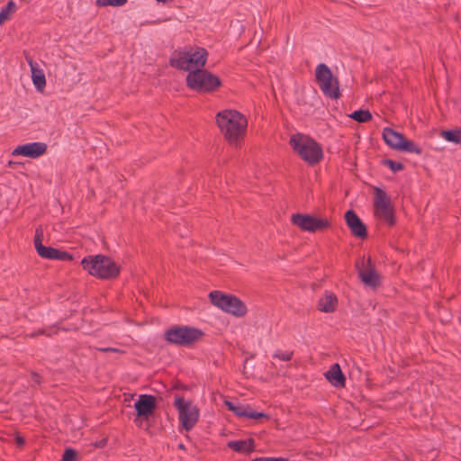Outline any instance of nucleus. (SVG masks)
<instances>
[{
  "label": "nucleus",
  "instance_id": "1",
  "mask_svg": "<svg viewBox=\"0 0 461 461\" xmlns=\"http://www.w3.org/2000/svg\"><path fill=\"white\" fill-rule=\"evenodd\" d=\"M216 122L228 143L239 147L246 135L247 118L236 110H223L217 113Z\"/></svg>",
  "mask_w": 461,
  "mask_h": 461
},
{
  "label": "nucleus",
  "instance_id": "2",
  "mask_svg": "<svg viewBox=\"0 0 461 461\" xmlns=\"http://www.w3.org/2000/svg\"><path fill=\"white\" fill-rule=\"evenodd\" d=\"M81 266L89 275L102 280L116 279L121 273V267L112 258L102 254L85 257Z\"/></svg>",
  "mask_w": 461,
  "mask_h": 461
},
{
  "label": "nucleus",
  "instance_id": "3",
  "mask_svg": "<svg viewBox=\"0 0 461 461\" xmlns=\"http://www.w3.org/2000/svg\"><path fill=\"white\" fill-rule=\"evenodd\" d=\"M289 142L301 158L311 166L318 164L323 158L321 146L309 136L297 133L291 137Z\"/></svg>",
  "mask_w": 461,
  "mask_h": 461
},
{
  "label": "nucleus",
  "instance_id": "4",
  "mask_svg": "<svg viewBox=\"0 0 461 461\" xmlns=\"http://www.w3.org/2000/svg\"><path fill=\"white\" fill-rule=\"evenodd\" d=\"M186 86L198 93H212L221 86V80L212 72L198 68L187 74Z\"/></svg>",
  "mask_w": 461,
  "mask_h": 461
},
{
  "label": "nucleus",
  "instance_id": "5",
  "mask_svg": "<svg viewBox=\"0 0 461 461\" xmlns=\"http://www.w3.org/2000/svg\"><path fill=\"white\" fill-rule=\"evenodd\" d=\"M203 330L191 326H172L164 332V339L169 344L189 347L202 339Z\"/></svg>",
  "mask_w": 461,
  "mask_h": 461
},
{
  "label": "nucleus",
  "instance_id": "6",
  "mask_svg": "<svg viewBox=\"0 0 461 461\" xmlns=\"http://www.w3.org/2000/svg\"><path fill=\"white\" fill-rule=\"evenodd\" d=\"M315 81L325 96L331 100H337L341 96L339 80L333 76L330 68L326 64L317 65Z\"/></svg>",
  "mask_w": 461,
  "mask_h": 461
},
{
  "label": "nucleus",
  "instance_id": "7",
  "mask_svg": "<svg viewBox=\"0 0 461 461\" xmlns=\"http://www.w3.org/2000/svg\"><path fill=\"white\" fill-rule=\"evenodd\" d=\"M174 406L178 411V418L182 427L186 430H191L198 421L199 409L194 405L191 401H185L183 396L176 395Z\"/></svg>",
  "mask_w": 461,
  "mask_h": 461
},
{
  "label": "nucleus",
  "instance_id": "8",
  "mask_svg": "<svg viewBox=\"0 0 461 461\" xmlns=\"http://www.w3.org/2000/svg\"><path fill=\"white\" fill-rule=\"evenodd\" d=\"M291 222L301 230L309 232H322L331 227V222L327 218H320L306 213L293 214Z\"/></svg>",
  "mask_w": 461,
  "mask_h": 461
},
{
  "label": "nucleus",
  "instance_id": "9",
  "mask_svg": "<svg viewBox=\"0 0 461 461\" xmlns=\"http://www.w3.org/2000/svg\"><path fill=\"white\" fill-rule=\"evenodd\" d=\"M374 207L378 218L384 220L390 227L395 225V212L391 198L379 187L375 188Z\"/></svg>",
  "mask_w": 461,
  "mask_h": 461
},
{
  "label": "nucleus",
  "instance_id": "10",
  "mask_svg": "<svg viewBox=\"0 0 461 461\" xmlns=\"http://www.w3.org/2000/svg\"><path fill=\"white\" fill-rule=\"evenodd\" d=\"M136 411L135 423L140 427L142 421H149V418L155 413L157 408L156 397L150 394H141L134 403Z\"/></svg>",
  "mask_w": 461,
  "mask_h": 461
},
{
  "label": "nucleus",
  "instance_id": "11",
  "mask_svg": "<svg viewBox=\"0 0 461 461\" xmlns=\"http://www.w3.org/2000/svg\"><path fill=\"white\" fill-rule=\"evenodd\" d=\"M358 276L361 281L370 287H377L380 285V276L375 270V266L371 258L368 257L366 263L364 258L356 263Z\"/></svg>",
  "mask_w": 461,
  "mask_h": 461
},
{
  "label": "nucleus",
  "instance_id": "12",
  "mask_svg": "<svg viewBox=\"0 0 461 461\" xmlns=\"http://www.w3.org/2000/svg\"><path fill=\"white\" fill-rule=\"evenodd\" d=\"M345 221L351 234L357 239L366 240L368 236L366 225L362 221L354 210H348L345 213Z\"/></svg>",
  "mask_w": 461,
  "mask_h": 461
},
{
  "label": "nucleus",
  "instance_id": "13",
  "mask_svg": "<svg viewBox=\"0 0 461 461\" xmlns=\"http://www.w3.org/2000/svg\"><path fill=\"white\" fill-rule=\"evenodd\" d=\"M47 151V144L43 142H31L24 145L17 146L13 151L12 156H23L27 158H36L45 154Z\"/></svg>",
  "mask_w": 461,
  "mask_h": 461
},
{
  "label": "nucleus",
  "instance_id": "14",
  "mask_svg": "<svg viewBox=\"0 0 461 461\" xmlns=\"http://www.w3.org/2000/svg\"><path fill=\"white\" fill-rule=\"evenodd\" d=\"M222 311L236 317H243L246 315L248 309L246 304L240 298L230 294Z\"/></svg>",
  "mask_w": 461,
  "mask_h": 461
},
{
  "label": "nucleus",
  "instance_id": "15",
  "mask_svg": "<svg viewBox=\"0 0 461 461\" xmlns=\"http://www.w3.org/2000/svg\"><path fill=\"white\" fill-rule=\"evenodd\" d=\"M190 51L175 50L169 59V65L183 71H189Z\"/></svg>",
  "mask_w": 461,
  "mask_h": 461
},
{
  "label": "nucleus",
  "instance_id": "16",
  "mask_svg": "<svg viewBox=\"0 0 461 461\" xmlns=\"http://www.w3.org/2000/svg\"><path fill=\"white\" fill-rule=\"evenodd\" d=\"M35 249L40 257L47 259H54L57 249L52 247H46L42 244V231L36 230L34 236Z\"/></svg>",
  "mask_w": 461,
  "mask_h": 461
},
{
  "label": "nucleus",
  "instance_id": "17",
  "mask_svg": "<svg viewBox=\"0 0 461 461\" xmlns=\"http://www.w3.org/2000/svg\"><path fill=\"white\" fill-rule=\"evenodd\" d=\"M208 52L204 48H197L194 52L190 51V58L188 57L190 62L189 65V72L193 71L192 69L203 68L207 61Z\"/></svg>",
  "mask_w": 461,
  "mask_h": 461
},
{
  "label": "nucleus",
  "instance_id": "18",
  "mask_svg": "<svg viewBox=\"0 0 461 461\" xmlns=\"http://www.w3.org/2000/svg\"><path fill=\"white\" fill-rule=\"evenodd\" d=\"M327 380L336 387H344L346 384V377L341 371L339 364L331 366L330 369L325 373Z\"/></svg>",
  "mask_w": 461,
  "mask_h": 461
},
{
  "label": "nucleus",
  "instance_id": "19",
  "mask_svg": "<svg viewBox=\"0 0 461 461\" xmlns=\"http://www.w3.org/2000/svg\"><path fill=\"white\" fill-rule=\"evenodd\" d=\"M403 134L393 130L392 128H384L383 131V139L384 142L392 149L398 150L402 141L403 140Z\"/></svg>",
  "mask_w": 461,
  "mask_h": 461
},
{
  "label": "nucleus",
  "instance_id": "20",
  "mask_svg": "<svg viewBox=\"0 0 461 461\" xmlns=\"http://www.w3.org/2000/svg\"><path fill=\"white\" fill-rule=\"evenodd\" d=\"M227 447L238 453L247 454L254 450L255 440L252 438L247 439L230 440Z\"/></svg>",
  "mask_w": 461,
  "mask_h": 461
},
{
  "label": "nucleus",
  "instance_id": "21",
  "mask_svg": "<svg viewBox=\"0 0 461 461\" xmlns=\"http://www.w3.org/2000/svg\"><path fill=\"white\" fill-rule=\"evenodd\" d=\"M338 304L337 296L334 294H326L318 302V310L324 312H333Z\"/></svg>",
  "mask_w": 461,
  "mask_h": 461
},
{
  "label": "nucleus",
  "instance_id": "22",
  "mask_svg": "<svg viewBox=\"0 0 461 461\" xmlns=\"http://www.w3.org/2000/svg\"><path fill=\"white\" fill-rule=\"evenodd\" d=\"M27 61L31 67L32 77L35 87L38 90H42L46 86L45 75L41 70H39L35 68L32 59L27 58Z\"/></svg>",
  "mask_w": 461,
  "mask_h": 461
},
{
  "label": "nucleus",
  "instance_id": "23",
  "mask_svg": "<svg viewBox=\"0 0 461 461\" xmlns=\"http://www.w3.org/2000/svg\"><path fill=\"white\" fill-rule=\"evenodd\" d=\"M230 294H223L221 291H212L209 294V298L211 303L220 308L221 310H223L225 303H227V299Z\"/></svg>",
  "mask_w": 461,
  "mask_h": 461
},
{
  "label": "nucleus",
  "instance_id": "24",
  "mask_svg": "<svg viewBox=\"0 0 461 461\" xmlns=\"http://www.w3.org/2000/svg\"><path fill=\"white\" fill-rule=\"evenodd\" d=\"M441 136L449 142L461 145V128L442 131Z\"/></svg>",
  "mask_w": 461,
  "mask_h": 461
},
{
  "label": "nucleus",
  "instance_id": "25",
  "mask_svg": "<svg viewBox=\"0 0 461 461\" xmlns=\"http://www.w3.org/2000/svg\"><path fill=\"white\" fill-rule=\"evenodd\" d=\"M398 150L415 153L418 155L421 154L422 151L418 145H416L412 140H407L405 137L403 138V140L402 141Z\"/></svg>",
  "mask_w": 461,
  "mask_h": 461
},
{
  "label": "nucleus",
  "instance_id": "26",
  "mask_svg": "<svg viewBox=\"0 0 461 461\" xmlns=\"http://www.w3.org/2000/svg\"><path fill=\"white\" fill-rule=\"evenodd\" d=\"M349 117L357 122H367L372 120V113L368 110H357Z\"/></svg>",
  "mask_w": 461,
  "mask_h": 461
},
{
  "label": "nucleus",
  "instance_id": "27",
  "mask_svg": "<svg viewBox=\"0 0 461 461\" xmlns=\"http://www.w3.org/2000/svg\"><path fill=\"white\" fill-rule=\"evenodd\" d=\"M16 9V5L13 0L8 1L6 5L2 8L0 12V24L4 23L9 19L10 14L14 13Z\"/></svg>",
  "mask_w": 461,
  "mask_h": 461
},
{
  "label": "nucleus",
  "instance_id": "28",
  "mask_svg": "<svg viewBox=\"0 0 461 461\" xmlns=\"http://www.w3.org/2000/svg\"><path fill=\"white\" fill-rule=\"evenodd\" d=\"M382 164L387 166L393 172L400 171L404 168L401 162H396L389 158L383 159Z\"/></svg>",
  "mask_w": 461,
  "mask_h": 461
},
{
  "label": "nucleus",
  "instance_id": "29",
  "mask_svg": "<svg viewBox=\"0 0 461 461\" xmlns=\"http://www.w3.org/2000/svg\"><path fill=\"white\" fill-rule=\"evenodd\" d=\"M128 0H96L98 6H122L127 3Z\"/></svg>",
  "mask_w": 461,
  "mask_h": 461
},
{
  "label": "nucleus",
  "instance_id": "30",
  "mask_svg": "<svg viewBox=\"0 0 461 461\" xmlns=\"http://www.w3.org/2000/svg\"><path fill=\"white\" fill-rule=\"evenodd\" d=\"M250 405H235L234 411H232L239 417L248 418Z\"/></svg>",
  "mask_w": 461,
  "mask_h": 461
},
{
  "label": "nucleus",
  "instance_id": "31",
  "mask_svg": "<svg viewBox=\"0 0 461 461\" xmlns=\"http://www.w3.org/2000/svg\"><path fill=\"white\" fill-rule=\"evenodd\" d=\"M77 456V450L68 447L66 448L60 461H75Z\"/></svg>",
  "mask_w": 461,
  "mask_h": 461
},
{
  "label": "nucleus",
  "instance_id": "32",
  "mask_svg": "<svg viewBox=\"0 0 461 461\" xmlns=\"http://www.w3.org/2000/svg\"><path fill=\"white\" fill-rule=\"evenodd\" d=\"M74 258L73 255L65 251L58 249L56 250L55 258L61 261H72Z\"/></svg>",
  "mask_w": 461,
  "mask_h": 461
},
{
  "label": "nucleus",
  "instance_id": "33",
  "mask_svg": "<svg viewBox=\"0 0 461 461\" xmlns=\"http://www.w3.org/2000/svg\"><path fill=\"white\" fill-rule=\"evenodd\" d=\"M249 419L258 420L265 419L266 420H270V416L265 412H258L254 411L251 407L249 409Z\"/></svg>",
  "mask_w": 461,
  "mask_h": 461
},
{
  "label": "nucleus",
  "instance_id": "34",
  "mask_svg": "<svg viewBox=\"0 0 461 461\" xmlns=\"http://www.w3.org/2000/svg\"><path fill=\"white\" fill-rule=\"evenodd\" d=\"M293 356H294V351H285V352L277 351L276 353L274 354L275 358H278L283 361H290L293 358Z\"/></svg>",
  "mask_w": 461,
  "mask_h": 461
},
{
  "label": "nucleus",
  "instance_id": "35",
  "mask_svg": "<svg viewBox=\"0 0 461 461\" xmlns=\"http://www.w3.org/2000/svg\"><path fill=\"white\" fill-rule=\"evenodd\" d=\"M251 461H288L285 457H255Z\"/></svg>",
  "mask_w": 461,
  "mask_h": 461
},
{
  "label": "nucleus",
  "instance_id": "36",
  "mask_svg": "<svg viewBox=\"0 0 461 461\" xmlns=\"http://www.w3.org/2000/svg\"><path fill=\"white\" fill-rule=\"evenodd\" d=\"M98 350H100L102 352H115V353H121V354H123L125 352L122 349L115 348H98Z\"/></svg>",
  "mask_w": 461,
  "mask_h": 461
},
{
  "label": "nucleus",
  "instance_id": "37",
  "mask_svg": "<svg viewBox=\"0 0 461 461\" xmlns=\"http://www.w3.org/2000/svg\"><path fill=\"white\" fill-rule=\"evenodd\" d=\"M14 442L18 447H22L25 444V439L23 437L20 436L19 434H16L14 438Z\"/></svg>",
  "mask_w": 461,
  "mask_h": 461
},
{
  "label": "nucleus",
  "instance_id": "38",
  "mask_svg": "<svg viewBox=\"0 0 461 461\" xmlns=\"http://www.w3.org/2000/svg\"><path fill=\"white\" fill-rule=\"evenodd\" d=\"M32 379L38 384L41 383V376L35 371L31 372Z\"/></svg>",
  "mask_w": 461,
  "mask_h": 461
},
{
  "label": "nucleus",
  "instance_id": "39",
  "mask_svg": "<svg viewBox=\"0 0 461 461\" xmlns=\"http://www.w3.org/2000/svg\"><path fill=\"white\" fill-rule=\"evenodd\" d=\"M185 388H186V387H185L184 384H180L179 382H176V383H175V384L172 385V389H173V390L185 389Z\"/></svg>",
  "mask_w": 461,
  "mask_h": 461
},
{
  "label": "nucleus",
  "instance_id": "40",
  "mask_svg": "<svg viewBox=\"0 0 461 461\" xmlns=\"http://www.w3.org/2000/svg\"><path fill=\"white\" fill-rule=\"evenodd\" d=\"M107 443V439L106 438H103L102 440H100L99 442H95L94 444L95 447H103L104 446H105Z\"/></svg>",
  "mask_w": 461,
  "mask_h": 461
},
{
  "label": "nucleus",
  "instance_id": "41",
  "mask_svg": "<svg viewBox=\"0 0 461 461\" xmlns=\"http://www.w3.org/2000/svg\"><path fill=\"white\" fill-rule=\"evenodd\" d=\"M43 334H45V330H44L43 329H41V330H37V331H35V332L32 333V334L30 335V337H31V338H34V337H36V336H38V335H43Z\"/></svg>",
  "mask_w": 461,
  "mask_h": 461
},
{
  "label": "nucleus",
  "instance_id": "42",
  "mask_svg": "<svg viewBox=\"0 0 461 461\" xmlns=\"http://www.w3.org/2000/svg\"><path fill=\"white\" fill-rule=\"evenodd\" d=\"M225 405L228 407V409L231 411H234V408H235V404L230 401H226L225 402Z\"/></svg>",
  "mask_w": 461,
  "mask_h": 461
},
{
  "label": "nucleus",
  "instance_id": "43",
  "mask_svg": "<svg viewBox=\"0 0 461 461\" xmlns=\"http://www.w3.org/2000/svg\"><path fill=\"white\" fill-rule=\"evenodd\" d=\"M20 164H21L20 162H15V161H12V160H10V161L8 162V165H9L10 167L14 166V165H20Z\"/></svg>",
  "mask_w": 461,
  "mask_h": 461
}]
</instances>
